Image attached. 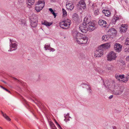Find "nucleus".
<instances>
[{
	"instance_id": "3",
	"label": "nucleus",
	"mask_w": 129,
	"mask_h": 129,
	"mask_svg": "<svg viewBox=\"0 0 129 129\" xmlns=\"http://www.w3.org/2000/svg\"><path fill=\"white\" fill-rule=\"evenodd\" d=\"M71 21L70 20L67 19L60 22L59 25L60 27L63 29H66L67 28L64 27V26L69 27L71 24Z\"/></svg>"
},
{
	"instance_id": "32",
	"label": "nucleus",
	"mask_w": 129,
	"mask_h": 129,
	"mask_svg": "<svg viewBox=\"0 0 129 129\" xmlns=\"http://www.w3.org/2000/svg\"><path fill=\"white\" fill-rule=\"evenodd\" d=\"M50 47V44L47 45V44H45L44 48H45V50H48Z\"/></svg>"
},
{
	"instance_id": "18",
	"label": "nucleus",
	"mask_w": 129,
	"mask_h": 129,
	"mask_svg": "<svg viewBox=\"0 0 129 129\" xmlns=\"http://www.w3.org/2000/svg\"><path fill=\"white\" fill-rule=\"evenodd\" d=\"M110 37L109 35H104L102 37V41H107Z\"/></svg>"
},
{
	"instance_id": "41",
	"label": "nucleus",
	"mask_w": 129,
	"mask_h": 129,
	"mask_svg": "<svg viewBox=\"0 0 129 129\" xmlns=\"http://www.w3.org/2000/svg\"><path fill=\"white\" fill-rule=\"evenodd\" d=\"M49 50H50V52L51 51H54L55 50L53 49V48H52L51 47H50L49 48V49H48Z\"/></svg>"
},
{
	"instance_id": "16",
	"label": "nucleus",
	"mask_w": 129,
	"mask_h": 129,
	"mask_svg": "<svg viewBox=\"0 0 129 129\" xmlns=\"http://www.w3.org/2000/svg\"><path fill=\"white\" fill-rule=\"evenodd\" d=\"M110 47V45L108 43L103 44L99 47V48H102L103 50L105 49H108Z\"/></svg>"
},
{
	"instance_id": "39",
	"label": "nucleus",
	"mask_w": 129,
	"mask_h": 129,
	"mask_svg": "<svg viewBox=\"0 0 129 129\" xmlns=\"http://www.w3.org/2000/svg\"><path fill=\"white\" fill-rule=\"evenodd\" d=\"M69 114L68 113L67 114H64V117L65 118H67V116H68L69 118H70L71 117L69 116Z\"/></svg>"
},
{
	"instance_id": "60",
	"label": "nucleus",
	"mask_w": 129,
	"mask_h": 129,
	"mask_svg": "<svg viewBox=\"0 0 129 129\" xmlns=\"http://www.w3.org/2000/svg\"><path fill=\"white\" fill-rule=\"evenodd\" d=\"M127 57H126V59H127Z\"/></svg>"
},
{
	"instance_id": "12",
	"label": "nucleus",
	"mask_w": 129,
	"mask_h": 129,
	"mask_svg": "<svg viewBox=\"0 0 129 129\" xmlns=\"http://www.w3.org/2000/svg\"><path fill=\"white\" fill-rule=\"evenodd\" d=\"M122 46L118 43H116L114 45V49L116 52H120L122 50Z\"/></svg>"
},
{
	"instance_id": "5",
	"label": "nucleus",
	"mask_w": 129,
	"mask_h": 129,
	"mask_svg": "<svg viewBox=\"0 0 129 129\" xmlns=\"http://www.w3.org/2000/svg\"><path fill=\"white\" fill-rule=\"evenodd\" d=\"M88 30L89 31H92L97 28V26L96 22L94 21L90 22L88 24Z\"/></svg>"
},
{
	"instance_id": "23",
	"label": "nucleus",
	"mask_w": 129,
	"mask_h": 129,
	"mask_svg": "<svg viewBox=\"0 0 129 129\" xmlns=\"http://www.w3.org/2000/svg\"><path fill=\"white\" fill-rule=\"evenodd\" d=\"M1 111L3 116L6 119L9 121H10L11 120L10 118L6 114H4L2 111Z\"/></svg>"
},
{
	"instance_id": "15",
	"label": "nucleus",
	"mask_w": 129,
	"mask_h": 129,
	"mask_svg": "<svg viewBox=\"0 0 129 129\" xmlns=\"http://www.w3.org/2000/svg\"><path fill=\"white\" fill-rule=\"evenodd\" d=\"M99 24L102 27H106L107 25L106 21L103 20H100L99 21Z\"/></svg>"
},
{
	"instance_id": "52",
	"label": "nucleus",
	"mask_w": 129,
	"mask_h": 129,
	"mask_svg": "<svg viewBox=\"0 0 129 129\" xmlns=\"http://www.w3.org/2000/svg\"><path fill=\"white\" fill-rule=\"evenodd\" d=\"M113 129H116V126H114L113 127Z\"/></svg>"
},
{
	"instance_id": "44",
	"label": "nucleus",
	"mask_w": 129,
	"mask_h": 129,
	"mask_svg": "<svg viewBox=\"0 0 129 129\" xmlns=\"http://www.w3.org/2000/svg\"><path fill=\"white\" fill-rule=\"evenodd\" d=\"M57 125L59 129H62L60 125L58 124H57Z\"/></svg>"
},
{
	"instance_id": "22",
	"label": "nucleus",
	"mask_w": 129,
	"mask_h": 129,
	"mask_svg": "<svg viewBox=\"0 0 129 129\" xmlns=\"http://www.w3.org/2000/svg\"><path fill=\"white\" fill-rule=\"evenodd\" d=\"M106 68L108 70L112 71L113 70L114 66L111 64H108L106 65Z\"/></svg>"
},
{
	"instance_id": "42",
	"label": "nucleus",
	"mask_w": 129,
	"mask_h": 129,
	"mask_svg": "<svg viewBox=\"0 0 129 129\" xmlns=\"http://www.w3.org/2000/svg\"><path fill=\"white\" fill-rule=\"evenodd\" d=\"M54 16V18H55V17L56 16V13L54 12L53 11H52L51 12Z\"/></svg>"
},
{
	"instance_id": "26",
	"label": "nucleus",
	"mask_w": 129,
	"mask_h": 129,
	"mask_svg": "<svg viewBox=\"0 0 129 129\" xmlns=\"http://www.w3.org/2000/svg\"><path fill=\"white\" fill-rule=\"evenodd\" d=\"M116 30L114 28H111L110 29V30L109 31V33H111V34L110 33V34L111 35L112 34L113 35V34H114L116 33Z\"/></svg>"
},
{
	"instance_id": "13",
	"label": "nucleus",
	"mask_w": 129,
	"mask_h": 129,
	"mask_svg": "<svg viewBox=\"0 0 129 129\" xmlns=\"http://www.w3.org/2000/svg\"><path fill=\"white\" fill-rule=\"evenodd\" d=\"M66 7L67 9L69 11H72L74 7L73 4L72 3H67L66 4Z\"/></svg>"
},
{
	"instance_id": "19",
	"label": "nucleus",
	"mask_w": 129,
	"mask_h": 129,
	"mask_svg": "<svg viewBox=\"0 0 129 129\" xmlns=\"http://www.w3.org/2000/svg\"><path fill=\"white\" fill-rule=\"evenodd\" d=\"M102 12L105 14V15L107 16H109L111 14L110 12L108 10H104L102 11Z\"/></svg>"
},
{
	"instance_id": "27",
	"label": "nucleus",
	"mask_w": 129,
	"mask_h": 129,
	"mask_svg": "<svg viewBox=\"0 0 129 129\" xmlns=\"http://www.w3.org/2000/svg\"><path fill=\"white\" fill-rule=\"evenodd\" d=\"M100 10L99 9H97L94 11V14L95 15H97L100 13Z\"/></svg>"
},
{
	"instance_id": "34",
	"label": "nucleus",
	"mask_w": 129,
	"mask_h": 129,
	"mask_svg": "<svg viewBox=\"0 0 129 129\" xmlns=\"http://www.w3.org/2000/svg\"><path fill=\"white\" fill-rule=\"evenodd\" d=\"M98 72L100 74H102L104 73V71L102 69L99 68L98 69Z\"/></svg>"
},
{
	"instance_id": "33",
	"label": "nucleus",
	"mask_w": 129,
	"mask_h": 129,
	"mask_svg": "<svg viewBox=\"0 0 129 129\" xmlns=\"http://www.w3.org/2000/svg\"><path fill=\"white\" fill-rule=\"evenodd\" d=\"M125 44L126 45H129V37L126 39L125 42Z\"/></svg>"
},
{
	"instance_id": "1",
	"label": "nucleus",
	"mask_w": 129,
	"mask_h": 129,
	"mask_svg": "<svg viewBox=\"0 0 129 129\" xmlns=\"http://www.w3.org/2000/svg\"><path fill=\"white\" fill-rule=\"evenodd\" d=\"M73 35L74 38L76 39L77 42L79 44H85L87 42L88 39L87 37L77 31H74L73 33Z\"/></svg>"
},
{
	"instance_id": "50",
	"label": "nucleus",
	"mask_w": 129,
	"mask_h": 129,
	"mask_svg": "<svg viewBox=\"0 0 129 129\" xmlns=\"http://www.w3.org/2000/svg\"><path fill=\"white\" fill-rule=\"evenodd\" d=\"M24 101L25 103H26V104L27 105L28 107H29V106L28 105V103H27V102L26 101L24 100Z\"/></svg>"
},
{
	"instance_id": "11",
	"label": "nucleus",
	"mask_w": 129,
	"mask_h": 129,
	"mask_svg": "<svg viewBox=\"0 0 129 129\" xmlns=\"http://www.w3.org/2000/svg\"><path fill=\"white\" fill-rule=\"evenodd\" d=\"M88 25H86V26L82 24L80 25L79 27V29L83 33H86L88 30L87 28Z\"/></svg>"
},
{
	"instance_id": "10",
	"label": "nucleus",
	"mask_w": 129,
	"mask_h": 129,
	"mask_svg": "<svg viewBox=\"0 0 129 129\" xmlns=\"http://www.w3.org/2000/svg\"><path fill=\"white\" fill-rule=\"evenodd\" d=\"M123 89L119 87L113 91V94L116 95H119L121 94L123 91Z\"/></svg>"
},
{
	"instance_id": "53",
	"label": "nucleus",
	"mask_w": 129,
	"mask_h": 129,
	"mask_svg": "<svg viewBox=\"0 0 129 129\" xmlns=\"http://www.w3.org/2000/svg\"><path fill=\"white\" fill-rule=\"evenodd\" d=\"M127 52H129V48H127Z\"/></svg>"
},
{
	"instance_id": "55",
	"label": "nucleus",
	"mask_w": 129,
	"mask_h": 129,
	"mask_svg": "<svg viewBox=\"0 0 129 129\" xmlns=\"http://www.w3.org/2000/svg\"><path fill=\"white\" fill-rule=\"evenodd\" d=\"M2 81L3 82L5 83H6V82H5V81H3V80H2Z\"/></svg>"
},
{
	"instance_id": "61",
	"label": "nucleus",
	"mask_w": 129,
	"mask_h": 129,
	"mask_svg": "<svg viewBox=\"0 0 129 129\" xmlns=\"http://www.w3.org/2000/svg\"><path fill=\"white\" fill-rule=\"evenodd\" d=\"M126 51H127V50H125Z\"/></svg>"
},
{
	"instance_id": "59",
	"label": "nucleus",
	"mask_w": 129,
	"mask_h": 129,
	"mask_svg": "<svg viewBox=\"0 0 129 129\" xmlns=\"http://www.w3.org/2000/svg\"><path fill=\"white\" fill-rule=\"evenodd\" d=\"M0 128H2V129L3 128H2L1 126H0Z\"/></svg>"
},
{
	"instance_id": "37",
	"label": "nucleus",
	"mask_w": 129,
	"mask_h": 129,
	"mask_svg": "<svg viewBox=\"0 0 129 129\" xmlns=\"http://www.w3.org/2000/svg\"><path fill=\"white\" fill-rule=\"evenodd\" d=\"M87 90L89 94H92V91L91 88H90L89 87L88 90Z\"/></svg>"
},
{
	"instance_id": "57",
	"label": "nucleus",
	"mask_w": 129,
	"mask_h": 129,
	"mask_svg": "<svg viewBox=\"0 0 129 129\" xmlns=\"http://www.w3.org/2000/svg\"><path fill=\"white\" fill-rule=\"evenodd\" d=\"M55 122L56 123V124L57 125V124H58V122L56 121H55Z\"/></svg>"
},
{
	"instance_id": "49",
	"label": "nucleus",
	"mask_w": 129,
	"mask_h": 129,
	"mask_svg": "<svg viewBox=\"0 0 129 129\" xmlns=\"http://www.w3.org/2000/svg\"><path fill=\"white\" fill-rule=\"evenodd\" d=\"M49 10L50 12H51L52 11H53V9L51 8H49Z\"/></svg>"
},
{
	"instance_id": "24",
	"label": "nucleus",
	"mask_w": 129,
	"mask_h": 129,
	"mask_svg": "<svg viewBox=\"0 0 129 129\" xmlns=\"http://www.w3.org/2000/svg\"><path fill=\"white\" fill-rule=\"evenodd\" d=\"M52 24V23H50L46 20L44 21L42 23V24L46 25L47 26H50Z\"/></svg>"
},
{
	"instance_id": "38",
	"label": "nucleus",
	"mask_w": 129,
	"mask_h": 129,
	"mask_svg": "<svg viewBox=\"0 0 129 129\" xmlns=\"http://www.w3.org/2000/svg\"><path fill=\"white\" fill-rule=\"evenodd\" d=\"M119 79L120 78L121 79H122L124 78V75L123 74L121 75H119Z\"/></svg>"
},
{
	"instance_id": "17",
	"label": "nucleus",
	"mask_w": 129,
	"mask_h": 129,
	"mask_svg": "<svg viewBox=\"0 0 129 129\" xmlns=\"http://www.w3.org/2000/svg\"><path fill=\"white\" fill-rule=\"evenodd\" d=\"M90 19L88 18L86 16L84 18V21L83 23V25H85L86 26V25H88V24L90 22L89 21Z\"/></svg>"
},
{
	"instance_id": "45",
	"label": "nucleus",
	"mask_w": 129,
	"mask_h": 129,
	"mask_svg": "<svg viewBox=\"0 0 129 129\" xmlns=\"http://www.w3.org/2000/svg\"><path fill=\"white\" fill-rule=\"evenodd\" d=\"M53 126H54V127H53L51 129H57L56 127L55 126V125L54 124H53Z\"/></svg>"
},
{
	"instance_id": "2",
	"label": "nucleus",
	"mask_w": 129,
	"mask_h": 129,
	"mask_svg": "<svg viewBox=\"0 0 129 129\" xmlns=\"http://www.w3.org/2000/svg\"><path fill=\"white\" fill-rule=\"evenodd\" d=\"M45 2L44 0H39L36 3L35 10L37 12H39L45 6Z\"/></svg>"
},
{
	"instance_id": "48",
	"label": "nucleus",
	"mask_w": 129,
	"mask_h": 129,
	"mask_svg": "<svg viewBox=\"0 0 129 129\" xmlns=\"http://www.w3.org/2000/svg\"><path fill=\"white\" fill-rule=\"evenodd\" d=\"M113 97V95H111L110 96H109V99H112Z\"/></svg>"
},
{
	"instance_id": "51",
	"label": "nucleus",
	"mask_w": 129,
	"mask_h": 129,
	"mask_svg": "<svg viewBox=\"0 0 129 129\" xmlns=\"http://www.w3.org/2000/svg\"><path fill=\"white\" fill-rule=\"evenodd\" d=\"M125 2L126 3H128V1H127V0H124Z\"/></svg>"
},
{
	"instance_id": "43",
	"label": "nucleus",
	"mask_w": 129,
	"mask_h": 129,
	"mask_svg": "<svg viewBox=\"0 0 129 129\" xmlns=\"http://www.w3.org/2000/svg\"><path fill=\"white\" fill-rule=\"evenodd\" d=\"M0 87L1 88H2L4 90H6V91H8V89H7L6 88H5L3 86H2L1 85H0Z\"/></svg>"
},
{
	"instance_id": "28",
	"label": "nucleus",
	"mask_w": 129,
	"mask_h": 129,
	"mask_svg": "<svg viewBox=\"0 0 129 129\" xmlns=\"http://www.w3.org/2000/svg\"><path fill=\"white\" fill-rule=\"evenodd\" d=\"M79 57L80 59H83L85 58L84 55L83 53H81L79 54Z\"/></svg>"
},
{
	"instance_id": "14",
	"label": "nucleus",
	"mask_w": 129,
	"mask_h": 129,
	"mask_svg": "<svg viewBox=\"0 0 129 129\" xmlns=\"http://www.w3.org/2000/svg\"><path fill=\"white\" fill-rule=\"evenodd\" d=\"M120 31L122 32H125L127 29V25L126 24H122L120 28Z\"/></svg>"
},
{
	"instance_id": "46",
	"label": "nucleus",
	"mask_w": 129,
	"mask_h": 129,
	"mask_svg": "<svg viewBox=\"0 0 129 129\" xmlns=\"http://www.w3.org/2000/svg\"><path fill=\"white\" fill-rule=\"evenodd\" d=\"M53 124H54L53 123H52V122H51V123H50V126H51V127H52V128L53 127H54V126H53Z\"/></svg>"
},
{
	"instance_id": "54",
	"label": "nucleus",
	"mask_w": 129,
	"mask_h": 129,
	"mask_svg": "<svg viewBox=\"0 0 129 129\" xmlns=\"http://www.w3.org/2000/svg\"><path fill=\"white\" fill-rule=\"evenodd\" d=\"M64 120L65 121H67V118H65V119H64Z\"/></svg>"
},
{
	"instance_id": "8",
	"label": "nucleus",
	"mask_w": 129,
	"mask_h": 129,
	"mask_svg": "<svg viewBox=\"0 0 129 129\" xmlns=\"http://www.w3.org/2000/svg\"><path fill=\"white\" fill-rule=\"evenodd\" d=\"M10 49L8 51H11L13 50H15L17 49V44L16 43H13L12 42H15L12 40L11 39H10Z\"/></svg>"
},
{
	"instance_id": "6",
	"label": "nucleus",
	"mask_w": 129,
	"mask_h": 129,
	"mask_svg": "<svg viewBox=\"0 0 129 129\" xmlns=\"http://www.w3.org/2000/svg\"><path fill=\"white\" fill-rule=\"evenodd\" d=\"M116 57V54L113 51H111L107 56V60L110 61L115 60Z\"/></svg>"
},
{
	"instance_id": "4",
	"label": "nucleus",
	"mask_w": 129,
	"mask_h": 129,
	"mask_svg": "<svg viewBox=\"0 0 129 129\" xmlns=\"http://www.w3.org/2000/svg\"><path fill=\"white\" fill-rule=\"evenodd\" d=\"M29 19L31 27H36L37 25L38 20L37 16L34 15H33L30 17Z\"/></svg>"
},
{
	"instance_id": "58",
	"label": "nucleus",
	"mask_w": 129,
	"mask_h": 129,
	"mask_svg": "<svg viewBox=\"0 0 129 129\" xmlns=\"http://www.w3.org/2000/svg\"><path fill=\"white\" fill-rule=\"evenodd\" d=\"M69 120H70L69 119H67V121H69Z\"/></svg>"
},
{
	"instance_id": "35",
	"label": "nucleus",
	"mask_w": 129,
	"mask_h": 129,
	"mask_svg": "<svg viewBox=\"0 0 129 129\" xmlns=\"http://www.w3.org/2000/svg\"><path fill=\"white\" fill-rule=\"evenodd\" d=\"M28 1L31 5H33L35 2V0H28Z\"/></svg>"
},
{
	"instance_id": "30",
	"label": "nucleus",
	"mask_w": 129,
	"mask_h": 129,
	"mask_svg": "<svg viewBox=\"0 0 129 129\" xmlns=\"http://www.w3.org/2000/svg\"><path fill=\"white\" fill-rule=\"evenodd\" d=\"M13 78L15 80H16V81H17V82L19 83V84H21V85H22V83H23V82L20 80H18V79H17L16 78H15V77H13Z\"/></svg>"
},
{
	"instance_id": "40",
	"label": "nucleus",
	"mask_w": 129,
	"mask_h": 129,
	"mask_svg": "<svg viewBox=\"0 0 129 129\" xmlns=\"http://www.w3.org/2000/svg\"><path fill=\"white\" fill-rule=\"evenodd\" d=\"M119 75H118L117 74H116L115 75V78L118 79V80H119L120 81H121L120 80V79H119Z\"/></svg>"
},
{
	"instance_id": "20",
	"label": "nucleus",
	"mask_w": 129,
	"mask_h": 129,
	"mask_svg": "<svg viewBox=\"0 0 129 129\" xmlns=\"http://www.w3.org/2000/svg\"><path fill=\"white\" fill-rule=\"evenodd\" d=\"M79 4L80 5V6L83 7L84 9L86 8V5L85 2L83 0H80L79 2Z\"/></svg>"
},
{
	"instance_id": "25",
	"label": "nucleus",
	"mask_w": 129,
	"mask_h": 129,
	"mask_svg": "<svg viewBox=\"0 0 129 129\" xmlns=\"http://www.w3.org/2000/svg\"><path fill=\"white\" fill-rule=\"evenodd\" d=\"M73 20L76 22L78 20V15L76 13L74 14L73 15Z\"/></svg>"
},
{
	"instance_id": "31",
	"label": "nucleus",
	"mask_w": 129,
	"mask_h": 129,
	"mask_svg": "<svg viewBox=\"0 0 129 129\" xmlns=\"http://www.w3.org/2000/svg\"><path fill=\"white\" fill-rule=\"evenodd\" d=\"M62 11L63 16H67V13L66 11L64 9L62 8Z\"/></svg>"
},
{
	"instance_id": "7",
	"label": "nucleus",
	"mask_w": 129,
	"mask_h": 129,
	"mask_svg": "<svg viewBox=\"0 0 129 129\" xmlns=\"http://www.w3.org/2000/svg\"><path fill=\"white\" fill-rule=\"evenodd\" d=\"M103 51L102 48H99V47L94 52V57H101L103 54Z\"/></svg>"
},
{
	"instance_id": "21",
	"label": "nucleus",
	"mask_w": 129,
	"mask_h": 129,
	"mask_svg": "<svg viewBox=\"0 0 129 129\" xmlns=\"http://www.w3.org/2000/svg\"><path fill=\"white\" fill-rule=\"evenodd\" d=\"M120 19V18L119 17L114 16L112 19V21L113 24H115L116 22L117 21H119Z\"/></svg>"
},
{
	"instance_id": "29",
	"label": "nucleus",
	"mask_w": 129,
	"mask_h": 129,
	"mask_svg": "<svg viewBox=\"0 0 129 129\" xmlns=\"http://www.w3.org/2000/svg\"><path fill=\"white\" fill-rule=\"evenodd\" d=\"M81 86H83V85H84L85 86V87L86 88L87 90H88V88H89V87L90 88H91L90 85H87V84H86L83 83H82L81 84Z\"/></svg>"
},
{
	"instance_id": "56",
	"label": "nucleus",
	"mask_w": 129,
	"mask_h": 129,
	"mask_svg": "<svg viewBox=\"0 0 129 129\" xmlns=\"http://www.w3.org/2000/svg\"><path fill=\"white\" fill-rule=\"evenodd\" d=\"M7 91L9 93H11V92H10V91H9V90H8V91Z\"/></svg>"
},
{
	"instance_id": "47",
	"label": "nucleus",
	"mask_w": 129,
	"mask_h": 129,
	"mask_svg": "<svg viewBox=\"0 0 129 129\" xmlns=\"http://www.w3.org/2000/svg\"><path fill=\"white\" fill-rule=\"evenodd\" d=\"M126 77L127 78V79H129V73H128L126 75Z\"/></svg>"
},
{
	"instance_id": "9",
	"label": "nucleus",
	"mask_w": 129,
	"mask_h": 129,
	"mask_svg": "<svg viewBox=\"0 0 129 129\" xmlns=\"http://www.w3.org/2000/svg\"><path fill=\"white\" fill-rule=\"evenodd\" d=\"M103 82L104 85L107 88L109 89L110 90H112L114 88L115 86L112 85H110V83L108 81L106 80L105 82H104L103 80H102Z\"/></svg>"
},
{
	"instance_id": "36",
	"label": "nucleus",
	"mask_w": 129,
	"mask_h": 129,
	"mask_svg": "<svg viewBox=\"0 0 129 129\" xmlns=\"http://www.w3.org/2000/svg\"><path fill=\"white\" fill-rule=\"evenodd\" d=\"M123 79H124L122 80L121 81H122L123 82L125 83H126L128 81V79H127V78L126 77H125V78H124Z\"/></svg>"
}]
</instances>
